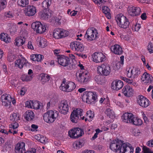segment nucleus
I'll return each mask as SVG.
<instances>
[{
    "instance_id": "obj_1",
    "label": "nucleus",
    "mask_w": 153,
    "mask_h": 153,
    "mask_svg": "<svg viewBox=\"0 0 153 153\" xmlns=\"http://www.w3.org/2000/svg\"><path fill=\"white\" fill-rule=\"evenodd\" d=\"M97 96L95 92L86 91L82 96V99L89 104L94 102L97 99Z\"/></svg>"
},
{
    "instance_id": "obj_2",
    "label": "nucleus",
    "mask_w": 153,
    "mask_h": 153,
    "mask_svg": "<svg viewBox=\"0 0 153 153\" xmlns=\"http://www.w3.org/2000/svg\"><path fill=\"white\" fill-rule=\"evenodd\" d=\"M58 111L51 110L44 114L43 119L45 122L48 123H52L58 117Z\"/></svg>"
},
{
    "instance_id": "obj_3",
    "label": "nucleus",
    "mask_w": 153,
    "mask_h": 153,
    "mask_svg": "<svg viewBox=\"0 0 153 153\" xmlns=\"http://www.w3.org/2000/svg\"><path fill=\"white\" fill-rule=\"evenodd\" d=\"M116 21L119 27L124 29L128 27L130 23L128 19L122 14L117 15Z\"/></svg>"
},
{
    "instance_id": "obj_4",
    "label": "nucleus",
    "mask_w": 153,
    "mask_h": 153,
    "mask_svg": "<svg viewBox=\"0 0 153 153\" xmlns=\"http://www.w3.org/2000/svg\"><path fill=\"white\" fill-rule=\"evenodd\" d=\"M84 134L83 130L79 127L72 128L68 131L69 136L73 139L78 138L82 136Z\"/></svg>"
},
{
    "instance_id": "obj_5",
    "label": "nucleus",
    "mask_w": 153,
    "mask_h": 153,
    "mask_svg": "<svg viewBox=\"0 0 153 153\" xmlns=\"http://www.w3.org/2000/svg\"><path fill=\"white\" fill-rule=\"evenodd\" d=\"M97 71L101 75L106 76L109 74L111 71L110 66L107 65L102 64L97 67Z\"/></svg>"
},
{
    "instance_id": "obj_6",
    "label": "nucleus",
    "mask_w": 153,
    "mask_h": 153,
    "mask_svg": "<svg viewBox=\"0 0 153 153\" xmlns=\"http://www.w3.org/2000/svg\"><path fill=\"white\" fill-rule=\"evenodd\" d=\"M31 27L37 33H39L44 32L46 30L45 26L43 25L39 22H33L31 24Z\"/></svg>"
},
{
    "instance_id": "obj_7",
    "label": "nucleus",
    "mask_w": 153,
    "mask_h": 153,
    "mask_svg": "<svg viewBox=\"0 0 153 153\" xmlns=\"http://www.w3.org/2000/svg\"><path fill=\"white\" fill-rule=\"evenodd\" d=\"M68 31L66 30H62L59 28L55 29L53 32L54 37L57 39L65 37L68 36Z\"/></svg>"
},
{
    "instance_id": "obj_8",
    "label": "nucleus",
    "mask_w": 153,
    "mask_h": 153,
    "mask_svg": "<svg viewBox=\"0 0 153 153\" xmlns=\"http://www.w3.org/2000/svg\"><path fill=\"white\" fill-rule=\"evenodd\" d=\"M82 110L80 108H77L76 110H74L71 115L70 118L71 121L73 123H77L79 116L81 117L82 116Z\"/></svg>"
},
{
    "instance_id": "obj_9",
    "label": "nucleus",
    "mask_w": 153,
    "mask_h": 153,
    "mask_svg": "<svg viewBox=\"0 0 153 153\" xmlns=\"http://www.w3.org/2000/svg\"><path fill=\"white\" fill-rule=\"evenodd\" d=\"M71 49L73 51L79 52H82L84 50L83 45L78 41L72 42L70 45Z\"/></svg>"
},
{
    "instance_id": "obj_10",
    "label": "nucleus",
    "mask_w": 153,
    "mask_h": 153,
    "mask_svg": "<svg viewBox=\"0 0 153 153\" xmlns=\"http://www.w3.org/2000/svg\"><path fill=\"white\" fill-rule=\"evenodd\" d=\"M57 56L58 62L59 64L64 67H66L68 65H70V58L63 55H59Z\"/></svg>"
},
{
    "instance_id": "obj_11",
    "label": "nucleus",
    "mask_w": 153,
    "mask_h": 153,
    "mask_svg": "<svg viewBox=\"0 0 153 153\" xmlns=\"http://www.w3.org/2000/svg\"><path fill=\"white\" fill-rule=\"evenodd\" d=\"M89 74L87 72L85 73H79L77 79V81L80 84H86L89 81Z\"/></svg>"
},
{
    "instance_id": "obj_12",
    "label": "nucleus",
    "mask_w": 153,
    "mask_h": 153,
    "mask_svg": "<svg viewBox=\"0 0 153 153\" xmlns=\"http://www.w3.org/2000/svg\"><path fill=\"white\" fill-rule=\"evenodd\" d=\"M141 80L146 85H149L152 83L153 78L152 76L146 72H145L142 75Z\"/></svg>"
},
{
    "instance_id": "obj_13",
    "label": "nucleus",
    "mask_w": 153,
    "mask_h": 153,
    "mask_svg": "<svg viewBox=\"0 0 153 153\" xmlns=\"http://www.w3.org/2000/svg\"><path fill=\"white\" fill-rule=\"evenodd\" d=\"M1 99L3 105L9 108L10 107L12 101L10 95L7 94H4L1 96Z\"/></svg>"
},
{
    "instance_id": "obj_14",
    "label": "nucleus",
    "mask_w": 153,
    "mask_h": 153,
    "mask_svg": "<svg viewBox=\"0 0 153 153\" xmlns=\"http://www.w3.org/2000/svg\"><path fill=\"white\" fill-rule=\"evenodd\" d=\"M58 108L61 114H66L68 112L69 106L67 101H63L60 103Z\"/></svg>"
},
{
    "instance_id": "obj_15",
    "label": "nucleus",
    "mask_w": 153,
    "mask_h": 153,
    "mask_svg": "<svg viewBox=\"0 0 153 153\" xmlns=\"http://www.w3.org/2000/svg\"><path fill=\"white\" fill-rule=\"evenodd\" d=\"M138 104L143 108H146L149 105V100L143 96L139 95L137 100Z\"/></svg>"
},
{
    "instance_id": "obj_16",
    "label": "nucleus",
    "mask_w": 153,
    "mask_h": 153,
    "mask_svg": "<svg viewBox=\"0 0 153 153\" xmlns=\"http://www.w3.org/2000/svg\"><path fill=\"white\" fill-rule=\"evenodd\" d=\"M36 7L33 5H29L26 7L24 10L25 14L30 16H34L36 12Z\"/></svg>"
},
{
    "instance_id": "obj_17",
    "label": "nucleus",
    "mask_w": 153,
    "mask_h": 153,
    "mask_svg": "<svg viewBox=\"0 0 153 153\" xmlns=\"http://www.w3.org/2000/svg\"><path fill=\"white\" fill-rule=\"evenodd\" d=\"M135 117L131 113H125L122 116L123 120L127 123L132 124Z\"/></svg>"
},
{
    "instance_id": "obj_18",
    "label": "nucleus",
    "mask_w": 153,
    "mask_h": 153,
    "mask_svg": "<svg viewBox=\"0 0 153 153\" xmlns=\"http://www.w3.org/2000/svg\"><path fill=\"white\" fill-rule=\"evenodd\" d=\"M122 143L121 140H119L118 138L116 139L115 140H114L111 142L110 147L112 151L117 152L119 145L122 144Z\"/></svg>"
},
{
    "instance_id": "obj_19",
    "label": "nucleus",
    "mask_w": 153,
    "mask_h": 153,
    "mask_svg": "<svg viewBox=\"0 0 153 153\" xmlns=\"http://www.w3.org/2000/svg\"><path fill=\"white\" fill-rule=\"evenodd\" d=\"M123 93L127 97H130L133 96L134 91L132 88L128 85L124 86L122 90Z\"/></svg>"
},
{
    "instance_id": "obj_20",
    "label": "nucleus",
    "mask_w": 153,
    "mask_h": 153,
    "mask_svg": "<svg viewBox=\"0 0 153 153\" xmlns=\"http://www.w3.org/2000/svg\"><path fill=\"white\" fill-rule=\"evenodd\" d=\"M92 56L93 61L96 62H102L105 56L101 52H95L92 54Z\"/></svg>"
},
{
    "instance_id": "obj_21",
    "label": "nucleus",
    "mask_w": 153,
    "mask_h": 153,
    "mask_svg": "<svg viewBox=\"0 0 153 153\" xmlns=\"http://www.w3.org/2000/svg\"><path fill=\"white\" fill-rule=\"evenodd\" d=\"M111 50L114 53L118 55L122 54L123 52L122 48L117 44L112 46L111 48Z\"/></svg>"
},
{
    "instance_id": "obj_22",
    "label": "nucleus",
    "mask_w": 153,
    "mask_h": 153,
    "mask_svg": "<svg viewBox=\"0 0 153 153\" xmlns=\"http://www.w3.org/2000/svg\"><path fill=\"white\" fill-rule=\"evenodd\" d=\"M141 10L139 7H132L128 11L129 14L132 16H136L140 14Z\"/></svg>"
},
{
    "instance_id": "obj_23",
    "label": "nucleus",
    "mask_w": 153,
    "mask_h": 153,
    "mask_svg": "<svg viewBox=\"0 0 153 153\" xmlns=\"http://www.w3.org/2000/svg\"><path fill=\"white\" fill-rule=\"evenodd\" d=\"M111 84L112 88L117 91L122 88L123 85V82L120 80L113 81Z\"/></svg>"
},
{
    "instance_id": "obj_24",
    "label": "nucleus",
    "mask_w": 153,
    "mask_h": 153,
    "mask_svg": "<svg viewBox=\"0 0 153 153\" xmlns=\"http://www.w3.org/2000/svg\"><path fill=\"white\" fill-rule=\"evenodd\" d=\"M40 15L42 19L46 20L50 18L51 14L49 11L44 10L40 12Z\"/></svg>"
},
{
    "instance_id": "obj_25",
    "label": "nucleus",
    "mask_w": 153,
    "mask_h": 153,
    "mask_svg": "<svg viewBox=\"0 0 153 153\" xmlns=\"http://www.w3.org/2000/svg\"><path fill=\"white\" fill-rule=\"evenodd\" d=\"M25 118L27 121H31L34 118V115L31 111L28 110L24 114Z\"/></svg>"
},
{
    "instance_id": "obj_26",
    "label": "nucleus",
    "mask_w": 153,
    "mask_h": 153,
    "mask_svg": "<svg viewBox=\"0 0 153 153\" xmlns=\"http://www.w3.org/2000/svg\"><path fill=\"white\" fill-rule=\"evenodd\" d=\"M95 33H97V30L95 29L94 30L88 29L85 34V37L88 40H90V38L92 37L93 34H95Z\"/></svg>"
},
{
    "instance_id": "obj_27",
    "label": "nucleus",
    "mask_w": 153,
    "mask_h": 153,
    "mask_svg": "<svg viewBox=\"0 0 153 153\" xmlns=\"http://www.w3.org/2000/svg\"><path fill=\"white\" fill-rule=\"evenodd\" d=\"M122 144H120V145H119L117 151H119L120 153H125V149L128 144L123 143V141H122Z\"/></svg>"
},
{
    "instance_id": "obj_28",
    "label": "nucleus",
    "mask_w": 153,
    "mask_h": 153,
    "mask_svg": "<svg viewBox=\"0 0 153 153\" xmlns=\"http://www.w3.org/2000/svg\"><path fill=\"white\" fill-rule=\"evenodd\" d=\"M0 39L2 41H3L7 43H9L11 42V39L10 37L7 36V34L1 33Z\"/></svg>"
},
{
    "instance_id": "obj_29",
    "label": "nucleus",
    "mask_w": 153,
    "mask_h": 153,
    "mask_svg": "<svg viewBox=\"0 0 153 153\" xmlns=\"http://www.w3.org/2000/svg\"><path fill=\"white\" fill-rule=\"evenodd\" d=\"M67 92H70L75 89L76 87L75 85L74 82H67Z\"/></svg>"
},
{
    "instance_id": "obj_30",
    "label": "nucleus",
    "mask_w": 153,
    "mask_h": 153,
    "mask_svg": "<svg viewBox=\"0 0 153 153\" xmlns=\"http://www.w3.org/2000/svg\"><path fill=\"white\" fill-rule=\"evenodd\" d=\"M67 82H66V80L65 79H64L63 80L62 83L59 88L60 90L63 91L67 92Z\"/></svg>"
},
{
    "instance_id": "obj_31",
    "label": "nucleus",
    "mask_w": 153,
    "mask_h": 153,
    "mask_svg": "<svg viewBox=\"0 0 153 153\" xmlns=\"http://www.w3.org/2000/svg\"><path fill=\"white\" fill-rule=\"evenodd\" d=\"M51 4V0H45L42 3V7L45 10L48 9Z\"/></svg>"
},
{
    "instance_id": "obj_32",
    "label": "nucleus",
    "mask_w": 153,
    "mask_h": 153,
    "mask_svg": "<svg viewBox=\"0 0 153 153\" xmlns=\"http://www.w3.org/2000/svg\"><path fill=\"white\" fill-rule=\"evenodd\" d=\"M33 78L32 75H23L21 77V80L23 81H30Z\"/></svg>"
},
{
    "instance_id": "obj_33",
    "label": "nucleus",
    "mask_w": 153,
    "mask_h": 153,
    "mask_svg": "<svg viewBox=\"0 0 153 153\" xmlns=\"http://www.w3.org/2000/svg\"><path fill=\"white\" fill-rule=\"evenodd\" d=\"M41 81L43 82H48L50 79V76L47 74H41Z\"/></svg>"
},
{
    "instance_id": "obj_34",
    "label": "nucleus",
    "mask_w": 153,
    "mask_h": 153,
    "mask_svg": "<svg viewBox=\"0 0 153 153\" xmlns=\"http://www.w3.org/2000/svg\"><path fill=\"white\" fill-rule=\"evenodd\" d=\"M133 147L129 143H128V145L125 149V153H133Z\"/></svg>"
},
{
    "instance_id": "obj_35",
    "label": "nucleus",
    "mask_w": 153,
    "mask_h": 153,
    "mask_svg": "<svg viewBox=\"0 0 153 153\" xmlns=\"http://www.w3.org/2000/svg\"><path fill=\"white\" fill-rule=\"evenodd\" d=\"M105 113L107 116L109 118H111L114 115V112L110 108L107 109L105 111Z\"/></svg>"
},
{
    "instance_id": "obj_36",
    "label": "nucleus",
    "mask_w": 153,
    "mask_h": 153,
    "mask_svg": "<svg viewBox=\"0 0 153 153\" xmlns=\"http://www.w3.org/2000/svg\"><path fill=\"white\" fill-rule=\"evenodd\" d=\"M39 45L40 47L43 48L47 45V42L45 41V40L43 38L42 39L41 38L38 41Z\"/></svg>"
},
{
    "instance_id": "obj_37",
    "label": "nucleus",
    "mask_w": 153,
    "mask_h": 153,
    "mask_svg": "<svg viewBox=\"0 0 153 153\" xmlns=\"http://www.w3.org/2000/svg\"><path fill=\"white\" fill-rule=\"evenodd\" d=\"M22 57V59H20V68H22L24 66L26 67V60L22 56V55H20Z\"/></svg>"
},
{
    "instance_id": "obj_38",
    "label": "nucleus",
    "mask_w": 153,
    "mask_h": 153,
    "mask_svg": "<svg viewBox=\"0 0 153 153\" xmlns=\"http://www.w3.org/2000/svg\"><path fill=\"white\" fill-rule=\"evenodd\" d=\"M25 143L23 142L20 143V152L21 153H26Z\"/></svg>"
},
{
    "instance_id": "obj_39",
    "label": "nucleus",
    "mask_w": 153,
    "mask_h": 153,
    "mask_svg": "<svg viewBox=\"0 0 153 153\" xmlns=\"http://www.w3.org/2000/svg\"><path fill=\"white\" fill-rule=\"evenodd\" d=\"M142 123V120L140 119H137L135 117L134 118V120L132 123V124L136 126L141 125Z\"/></svg>"
},
{
    "instance_id": "obj_40",
    "label": "nucleus",
    "mask_w": 153,
    "mask_h": 153,
    "mask_svg": "<svg viewBox=\"0 0 153 153\" xmlns=\"http://www.w3.org/2000/svg\"><path fill=\"white\" fill-rule=\"evenodd\" d=\"M32 108L35 109H38L40 108L41 105H40L39 101H33Z\"/></svg>"
},
{
    "instance_id": "obj_41",
    "label": "nucleus",
    "mask_w": 153,
    "mask_h": 153,
    "mask_svg": "<svg viewBox=\"0 0 153 153\" xmlns=\"http://www.w3.org/2000/svg\"><path fill=\"white\" fill-rule=\"evenodd\" d=\"M6 4V0H0V10L3 9Z\"/></svg>"
},
{
    "instance_id": "obj_42",
    "label": "nucleus",
    "mask_w": 153,
    "mask_h": 153,
    "mask_svg": "<svg viewBox=\"0 0 153 153\" xmlns=\"http://www.w3.org/2000/svg\"><path fill=\"white\" fill-rule=\"evenodd\" d=\"M143 153H153V152L151 151L150 149L145 146H143Z\"/></svg>"
},
{
    "instance_id": "obj_43",
    "label": "nucleus",
    "mask_w": 153,
    "mask_h": 153,
    "mask_svg": "<svg viewBox=\"0 0 153 153\" xmlns=\"http://www.w3.org/2000/svg\"><path fill=\"white\" fill-rule=\"evenodd\" d=\"M148 50L150 53H153V44L152 43L150 42L148 45Z\"/></svg>"
},
{
    "instance_id": "obj_44",
    "label": "nucleus",
    "mask_w": 153,
    "mask_h": 153,
    "mask_svg": "<svg viewBox=\"0 0 153 153\" xmlns=\"http://www.w3.org/2000/svg\"><path fill=\"white\" fill-rule=\"evenodd\" d=\"M86 114L87 116L91 119L93 118L94 117V112L91 110L88 111L87 112Z\"/></svg>"
},
{
    "instance_id": "obj_45",
    "label": "nucleus",
    "mask_w": 153,
    "mask_h": 153,
    "mask_svg": "<svg viewBox=\"0 0 153 153\" xmlns=\"http://www.w3.org/2000/svg\"><path fill=\"white\" fill-rule=\"evenodd\" d=\"M21 4H20V6L23 7H25L26 5L28 4V0H21Z\"/></svg>"
},
{
    "instance_id": "obj_46",
    "label": "nucleus",
    "mask_w": 153,
    "mask_h": 153,
    "mask_svg": "<svg viewBox=\"0 0 153 153\" xmlns=\"http://www.w3.org/2000/svg\"><path fill=\"white\" fill-rule=\"evenodd\" d=\"M33 102V101L31 100L26 101L25 103L26 107H27L29 108H32Z\"/></svg>"
},
{
    "instance_id": "obj_47",
    "label": "nucleus",
    "mask_w": 153,
    "mask_h": 153,
    "mask_svg": "<svg viewBox=\"0 0 153 153\" xmlns=\"http://www.w3.org/2000/svg\"><path fill=\"white\" fill-rule=\"evenodd\" d=\"M102 11L105 14L110 12V10L108 7L107 6H104L102 7Z\"/></svg>"
},
{
    "instance_id": "obj_48",
    "label": "nucleus",
    "mask_w": 153,
    "mask_h": 153,
    "mask_svg": "<svg viewBox=\"0 0 153 153\" xmlns=\"http://www.w3.org/2000/svg\"><path fill=\"white\" fill-rule=\"evenodd\" d=\"M13 118L14 119V120L15 121H17L18 120V118H19V116L17 117V114L16 113H14L12 115V117H10V119L13 120Z\"/></svg>"
},
{
    "instance_id": "obj_49",
    "label": "nucleus",
    "mask_w": 153,
    "mask_h": 153,
    "mask_svg": "<svg viewBox=\"0 0 153 153\" xmlns=\"http://www.w3.org/2000/svg\"><path fill=\"white\" fill-rule=\"evenodd\" d=\"M133 134L135 136H138L140 133V132L138 129H134L133 130Z\"/></svg>"
},
{
    "instance_id": "obj_50",
    "label": "nucleus",
    "mask_w": 153,
    "mask_h": 153,
    "mask_svg": "<svg viewBox=\"0 0 153 153\" xmlns=\"http://www.w3.org/2000/svg\"><path fill=\"white\" fill-rule=\"evenodd\" d=\"M95 80L96 82L98 84H100L101 83V76L98 75L96 76L95 77Z\"/></svg>"
},
{
    "instance_id": "obj_51",
    "label": "nucleus",
    "mask_w": 153,
    "mask_h": 153,
    "mask_svg": "<svg viewBox=\"0 0 153 153\" xmlns=\"http://www.w3.org/2000/svg\"><path fill=\"white\" fill-rule=\"evenodd\" d=\"M44 56L41 54H36V61H41L44 58Z\"/></svg>"
},
{
    "instance_id": "obj_52",
    "label": "nucleus",
    "mask_w": 153,
    "mask_h": 153,
    "mask_svg": "<svg viewBox=\"0 0 153 153\" xmlns=\"http://www.w3.org/2000/svg\"><path fill=\"white\" fill-rule=\"evenodd\" d=\"M98 35V34L97 31L96 33H95V34H93V35H92V37L90 38V41L95 40L97 38Z\"/></svg>"
},
{
    "instance_id": "obj_53",
    "label": "nucleus",
    "mask_w": 153,
    "mask_h": 153,
    "mask_svg": "<svg viewBox=\"0 0 153 153\" xmlns=\"http://www.w3.org/2000/svg\"><path fill=\"white\" fill-rule=\"evenodd\" d=\"M27 91V89L26 88L23 87L21 88L20 91V94L21 95H24Z\"/></svg>"
},
{
    "instance_id": "obj_54",
    "label": "nucleus",
    "mask_w": 153,
    "mask_h": 153,
    "mask_svg": "<svg viewBox=\"0 0 153 153\" xmlns=\"http://www.w3.org/2000/svg\"><path fill=\"white\" fill-rule=\"evenodd\" d=\"M135 73L134 74V76H137L139 75L140 74V69L138 68L136 69L135 71Z\"/></svg>"
},
{
    "instance_id": "obj_55",
    "label": "nucleus",
    "mask_w": 153,
    "mask_h": 153,
    "mask_svg": "<svg viewBox=\"0 0 153 153\" xmlns=\"http://www.w3.org/2000/svg\"><path fill=\"white\" fill-rule=\"evenodd\" d=\"M25 41V37H20V42H21V45H22Z\"/></svg>"
},
{
    "instance_id": "obj_56",
    "label": "nucleus",
    "mask_w": 153,
    "mask_h": 153,
    "mask_svg": "<svg viewBox=\"0 0 153 153\" xmlns=\"http://www.w3.org/2000/svg\"><path fill=\"white\" fill-rule=\"evenodd\" d=\"M147 146L150 147H153V140H149L147 143Z\"/></svg>"
},
{
    "instance_id": "obj_57",
    "label": "nucleus",
    "mask_w": 153,
    "mask_h": 153,
    "mask_svg": "<svg viewBox=\"0 0 153 153\" xmlns=\"http://www.w3.org/2000/svg\"><path fill=\"white\" fill-rule=\"evenodd\" d=\"M15 151L16 153H19V142L15 146Z\"/></svg>"
},
{
    "instance_id": "obj_58",
    "label": "nucleus",
    "mask_w": 153,
    "mask_h": 153,
    "mask_svg": "<svg viewBox=\"0 0 153 153\" xmlns=\"http://www.w3.org/2000/svg\"><path fill=\"white\" fill-rule=\"evenodd\" d=\"M30 59L33 61H36L37 60L36 54H32L30 56Z\"/></svg>"
},
{
    "instance_id": "obj_59",
    "label": "nucleus",
    "mask_w": 153,
    "mask_h": 153,
    "mask_svg": "<svg viewBox=\"0 0 153 153\" xmlns=\"http://www.w3.org/2000/svg\"><path fill=\"white\" fill-rule=\"evenodd\" d=\"M16 30V27L15 26H12L10 28V31L11 32L15 33Z\"/></svg>"
},
{
    "instance_id": "obj_60",
    "label": "nucleus",
    "mask_w": 153,
    "mask_h": 153,
    "mask_svg": "<svg viewBox=\"0 0 153 153\" xmlns=\"http://www.w3.org/2000/svg\"><path fill=\"white\" fill-rule=\"evenodd\" d=\"M140 25L139 24H136L134 27L135 31H137L140 28Z\"/></svg>"
},
{
    "instance_id": "obj_61",
    "label": "nucleus",
    "mask_w": 153,
    "mask_h": 153,
    "mask_svg": "<svg viewBox=\"0 0 153 153\" xmlns=\"http://www.w3.org/2000/svg\"><path fill=\"white\" fill-rule=\"evenodd\" d=\"M143 118L144 120V122L146 123H147L149 121L148 120L147 117L146 116L145 114L144 113H143L142 114Z\"/></svg>"
},
{
    "instance_id": "obj_62",
    "label": "nucleus",
    "mask_w": 153,
    "mask_h": 153,
    "mask_svg": "<svg viewBox=\"0 0 153 153\" xmlns=\"http://www.w3.org/2000/svg\"><path fill=\"white\" fill-rule=\"evenodd\" d=\"M46 138L42 135H41V137L39 139V141L41 143H43L45 142Z\"/></svg>"
},
{
    "instance_id": "obj_63",
    "label": "nucleus",
    "mask_w": 153,
    "mask_h": 153,
    "mask_svg": "<svg viewBox=\"0 0 153 153\" xmlns=\"http://www.w3.org/2000/svg\"><path fill=\"white\" fill-rule=\"evenodd\" d=\"M27 47L28 48L31 49H33V47L32 45V42L30 41H29L28 42L27 45Z\"/></svg>"
},
{
    "instance_id": "obj_64",
    "label": "nucleus",
    "mask_w": 153,
    "mask_h": 153,
    "mask_svg": "<svg viewBox=\"0 0 153 153\" xmlns=\"http://www.w3.org/2000/svg\"><path fill=\"white\" fill-rule=\"evenodd\" d=\"M77 143H78V146L79 148L81 147L84 144V142H82V141H77Z\"/></svg>"
}]
</instances>
